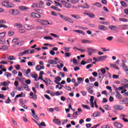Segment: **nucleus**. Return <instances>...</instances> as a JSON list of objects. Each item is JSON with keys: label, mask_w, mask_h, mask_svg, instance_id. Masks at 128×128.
Instances as JSON below:
<instances>
[{"label": "nucleus", "mask_w": 128, "mask_h": 128, "mask_svg": "<svg viewBox=\"0 0 128 128\" xmlns=\"http://www.w3.org/2000/svg\"><path fill=\"white\" fill-rule=\"evenodd\" d=\"M113 108L116 110H124V106L120 104H116L113 106Z\"/></svg>", "instance_id": "1"}, {"label": "nucleus", "mask_w": 128, "mask_h": 128, "mask_svg": "<svg viewBox=\"0 0 128 128\" xmlns=\"http://www.w3.org/2000/svg\"><path fill=\"white\" fill-rule=\"evenodd\" d=\"M24 28H26V30H28L34 28V25L28 24H25L24 25Z\"/></svg>", "instance_id": "2"}, {"label": "nucleus", "mask_w": 128, "mask_h": 128, "mask_svg": "<svg viewBox=\"0 0 128 128\" xmlns=\"http://www.w3.org/2000/svg\"><path fill=\"white\" fill-rule=\"evenodd\" d=\"M61 2H62L63 6H64L65 8H72V4L68 3V2L66 1L62 0Z\"/></svg>", "instance_id": "3"}, {"label": "nucleus", "mask_w": 128, "mask_h": 128, "mask_svg": "<svg viewBox=\"0 0 128 128\" xmlns=\"http://www.w3.org/2000/svg\"><path fill=\"white\" fill-rule=\"evenodd\" d=\"M43 82H45L46 86H48V84H50V86L52 85V82L48 78H46V80H43Z\"/></svg>", "instance_id": "4"}, {"label": "nucleus", "mask_w": 128, "mask_h": 128, "mask_svg": "<svg viewBox=\"0 0 128 128\" xmlns=\"http://www.w3.org/2000/svg\"><path fill=\"white\" fill-rule=\"evenodd\" d=\"M120 30H128V24H120L119 25Z\"/></svg>", "instance_id": "5"}, {"label": "nucleus", "mask_w": 128, "mask_h": 128, "mask_svg": "<svg viewBox=\"0 0 128 128\" xmlns=\"http://www.w3.org/2000/svg\"><path fill=\"white\" fill-rule=\"evenodd\" d=\"M106 58H108V56H98V62H104Z\"/></svg>", "instance_id": "6"}, {"label": "nucleus", "mask_w": 128, "mask_h": 128, "mask_svg": "<svg viewBox=\"0 0 128 128\" xmlns=\"http://www.w3.org/2000/svg\"><path fill=\"white\" fill-rule=\"evenodd\" d=\"M47 24H52V23L48 22V20H42V26L47 25Z\"/></svg>", "instance_id": "7"}, {"label": "nucleus", "mask_w": 128, "mask_h": 128, "mask_svg": "<svg viewBox=\"0 0 128 128\" xmlns=\"http://www.w3.org/2000/svg\"><path fill=\"white\" fill-rule=\"evenodd\" d=\"M114 126H116V128H122L123 126L120 123L118 122H114Z\"/></svg>", "instance_id": "8"}, {"label": "nucleus", "mask_w": 128, "mask_h": 128, "mask_svg": "<svg viewBox=\"0 0 128 128\" xmlns=\"http://www.w3.org/2000/svg\"><path fill=\"white\" fill-rule=\"evenodd\" d=\"M98 28L100 30H108V28H106V26L104 25H100L98 26Z\"/></svg>", "instance_id": "9"}, {"label": "nucleus", "mask_w": 128, "mask_h": 128, "mask_svg": "<svg viewBox=\"0 0 128 128\" xmlns=\"http://www.w3.org/2000/svg\"><path fill=\"white\" fill-rule=\"evenodd\" d=\"M54 122L56 124L60 126V120L58 118H56L53 120Z\"/></svg>", "instance_id": "10"}, {"label": "nucleus", "mask_w": 128, "mask_h": 128, "mask_svg": "<svg viewBox=\"0 0 128 128\" xmlns=\"http://www.w3.org/2000/svg\"><path fill=\"white\" fill-rule=\"evenodd\" d=\"M122 68L124 70V72H126L128 74V66L126 65V64H122Z\"/></svg>", "instance_id": "11"}, {"label": "nucleus", "mask_w": 128, "mask_h": 128, "mask_svg": "<svg viewBox=\"0 0 128 128\" xmlns=\"http://www.w3.org/2000/svg\"><path fill=\"white\" fill-rule=\"evenodd\" d=\"M108 28L110 30H113V31H114V30H118V27L114 25L110 26Z\"/></svg>", "instance_id": "12"}, {"label": "nucleus", "mask_w": 128, "mask_h": 128, "mask_svg": "<svg viewBox=\"0 0 128 128\" xmlns=\"http://www.w3.org/2000/svg\"><path fill=\"white\" fill-rule=\"evenodd\" d=\"M110 66H111V68H114L115 70H120V68H118L116 64H110Z\"/></svg>", "instance_id": "13"}, {"label": "nucleus", "mask_w": 128, "mask_h": 128, "mask_svg": "<svg viewBox=\"0 0 128 128\" xmlns=\"http://www.w3.org/2000/svg\"><path fill=\"white\" fill-rule=\"evenodd\" d=\"M103 108L106 110H112V108L108 105H104Z\"/></svg>", "instance_id": "14"}, {"label": "nucleus", "mask_w": 128, "mask_h": 128, "mask_svg": "<svg viewBox=\"0 0 128 128\" xmlns=\"http://www.w3.org/2000/svg\"><path fill=\"white\" fill-rule=\"evenodd\" d=\"M58 15L60 16V18L63 20H65V22H66V20L68 18V16H64L60 13H58Z\"/></svg>", "instance_id": "15"}, {"label": "nucleus", "mask_w": 128, "mask_h": 128, "mask_svg": "<svg viewBox=\"0 0 128 128\" xmlns=\"http://www.w3.org/2000/svg\"><path fill=\"white\" fill-rule=\"evenodd\" d=\"M8 46L6 45H4L2 46V48H0V50H8Z\"/></svg>", "instance_id": "16"}, {"label": "nucleus", "mask_w": 128, "mask_h": 128, "mask_svg": "<svg viewBox=\"0 0 128 128\" xmlns=\"http://www.w3.org/2000/svg\"><path fill=\"white\" fill-rule=\"evenodd\" d=\"M14 26L18 28H22V25L20 23H16L14 24Z\"/></svg>", "instance_id": "17"}, {"label": "nucleus", "mask_w": 128, "mask_h": 128, "mask_svg": "<svg viewBox=\"0 0 128 128\" xmlns=\"http://www.w3.org/2000/svg\"><path fill=\"white\" fill-rule=\"evenodd\" d=\"M48 62V64H58L56 61L52 60H49Z\"/></svg>", "instance_id": "18"}, {"label": "nucleus", "mask_w": 128, "mask_h": 128, "mask_svg": "<svg viewBox=\"0 0 128 128\" xmlns=\"http://www.w3.org/2000/svg\"><path fill=\"white\" fill-rule=\"evenodd\" d=\"M4 36H6V32L0 33V40H4Z\"/></svg>", "instance_id": "19"}, {"label": "nucleus", "mask_w": 128, "mask_h": 128, "mask_svg": "<svg viewBox=\"0 0 128 128\" xmlns=\"http://www.w3.org/2000/svg\"><path fill=\"white\" fill-rule=\"evenodd\" d=\"M71 16L72 18H76V20H80V18H82L80 16H78V15L71 14Z\"/></svg>", "instance_id": "20"}, {"label": "nucleus", "mask_w": 128, "mask_h": 128, "mask_svg": "<svg viewBox=\"0 0 128 128\" xmlns=\"http://www.w3.org/2000/svg\"><path fill=\"white\" fill-rule=\"evenodd\" d=\"M100 112H96L95 113L93 114V116H94V118H96L98 116H100Z\"/></svg>", "instance_id": "21"}, {"label": "nucleus", "mask_w": 128, "mask_h": 128, "mask_svg": "<svg viewBox=\"0 0 128 128\" xmlns=\"http://www.w3.org/2000/svg\"><path fill=\"white\" fill-rule=\"evenodd\" d=\"M116 98H118V100H122V95L120 94V92L118 91L116 92Z\"/></svg>", "instance_id": "22"}, {"label": "nucleus", "mask_w": 128, "mask_h": 128, "mask_svg": "<svg viewBox=\"0 0 128 128\" xmlns=\"http://www.w3.org/2000/svg\"><path fill=\"white\" fill-rule=\"evenodd\" d=\"M19 10H28V8L25 6H20L19 7Z\"/></svg>", "instance_id": "23"}, {"label": "nucleus", "mask_w": 128, "mask_h": 128, "mask_svg": "<svg viewBox=\"0 0 128 128\" xmlns=\"http://www.w3.org/2000/svg\"><path fill=\"white\" fill-rule=\"evenodd\" d=\"M62 80V78L60 76H57L55 78L54 82H58Z\"/></svg>", "instance_id": "24"}, {"label": "nucleus", "mask_w": 128, "mask_h": 128, "mask_svg": "<svg viewBox=\"0 0 128 128\" xmlns=\"http://www.w3.org/2000/svg\"><path fill=\"white\" fill-rule=\"evenodd\" d=\"M82 8H90V6L88 3H85L83 6H82Z\"/></svg>", "instance_id": "25"}, {"label": "nucleus", "mask_w": 128, "mask_h": 128, "mask_svg": "<svg viewBox=\"0 0 128 128\" xmlns=\"http://www.w3.org/2000/svg\"><path fill=\"white\" fill-rule=\"evenodd\" d=\"M24 72L26 76H28V74L30 72V69L28 68L27 70H24Z\"/></svg>", "instance_id": "26"}, {"label": "nucleus", "mask_w": 128, "mask_h": 128, "mask_svg": "<svg viewBox=\"0 0 128 128\" xmlns=\"http://www.w3.org/2000/svg\"><path fill=\"white\" fill-rule=\"evenodd\" d=\"M22 86V88H24V90H28V86L26 84H23Z\"/></svg>", "instance_id": "27"}, {"label": "nucleus", "mask_w": 128, "mask_h": 128, "mask_svg": "<svg viewBox=\"0 0 128 128\" xmlns=\"http://www.w3.org/2000/svg\"><path fill=\"white\" fill-rule=\"evenodd\" d=\"M82 108H84L86 110H90V107L88 105L82 104Z\"/></svg>", "instance_id": "28"}, {"label": "nucleus", "mask_w": 128, "mask_h": 128, "mask_svg": "<svg viewBox=\"0 0 128 128\" xmlns=\"http://www.w3.org/2000/svg\"><path fill=\"white\" fill-rule=\"evenodd\" d=\"M65 58H70L72 56V53L70 52H65L64 53Z\"/></svg>", "instance_id": "29"}, {"label": "nucleus", "mask_w": 128, "mask_h": 128, "mask_svg": "<svg viewBox=\"0 0 128 128\" xmlns=\"http://www.w3.org/2000/svg\"><path fill=\"white\" fill-rule=\"evenodd\" d=\"M93 6H96L97 8H100V6H102V4H100V3H99V2H96V3L93 4Z\"/></svg>", "instance_id": "30"}, {"label": "nucleus", "mask_w": 128, "mask_h": 128, "mask_svg": "<svg viewBox=\"0 0 128 128\" xmlns=\"http://www.w3.org/2000/svg\"><path fill=\"white\" fill-rule=\"evenodd\" d=\"M76 112H77L78 115L80 114H82V108H78V110Z\"/></svg>", "instance_id": "31"}, {"label": "nucleus", "mask_w": 128, "mask_h": 128, "mask_svg": "<svg viewBox=\"0 0 128 128\" xmlns=\"http://www.w3.org/2000/svg\"><path fill=\"white\" fill-rule=\"evenodd\" d=\"M52 8H53V10H57L58 12H60V9L58 7H56V6H52Z\"/></svg>", "instance_id": "32"}, {"label": "nucleus", "mask_w": 128, "mask_h": 128, "mask_svg": "<svg viewBox=\"0 0 128 128\" xmlns=\"http://www.w3.org/2000/svg\"><path fill=\"white\" fill-rule=\"evenodd\" d=\"M120 22H128V19L126 18H119Z\"/></svg>", "instance_id": "33"}, {"label": "nucleus", "mask_w": 128, "mask_h": 128, "mask_svg": "<svg viewBox=\"0 0 128 128\" xmlns=\"http://www.w3.org/2000/svg\"><path fill=\"white\" fill-rule=\"evenodd\" d=\"M14 4L10 3L8 2L7 8H14Z\"/></svg>", "instance_id": "34"}, {"label": "nucleus", "mask_w": 128, "mask_h": 128, "mask_svg": "<svg viewBox=\"0 0 128 128\" xmlns=\"http://www.w3.org/2000/svg\"><path fill=\"white\" fill-rule=\"evenodd\" d=\"M66 22H70L71 24H72L74 22V20L72 19L67 17L66 21Z\"/></svg>", "instance_id": "35"}, {"label": "nucleus", "mask_w": 128, "mask_h": 128, "mask_svg": "<svg viewBox=\"0 0 128 128\" xmlns=\"http://www.w3.org/2000/svg\"><path fill=\"white\" fill-rule=\"evenodd\" d=\"M88 52H96V50L92 49V48H88Z\"/></svg>", "instance_id": "36"}, {"label": "nucleus", "mask_w": 128, "mask_h": 128, "mask_svg": "<svg viewBox=\"0 0 128 128\" xmlns=\"http://www.w3.org/2000/svg\"><path fill=\"white\" fill-rule=\"evenodd\" d=\"M88 16L89 18H94L95 16L92 13H88Z\"/></svg>", "instance_id": "37"}, {"label": "nucleus", "mask_w": 128, "mask_h": 128, "mask_svg": "<svg viewBox=\"0 0 128 128\" xmlns=\"http://www.w3.org/2000/svg\"><path fill=\"white\" fill-rule=\"evenodd\" d=\"M8 60H14L16 59L14 58V56H10L8 58Z\"/></svg>", "instance_id": "38"}, {"label": "nucleus", "mask_w": 128, "mask_h": 128, "mask_svg": "<svg viewBox=\"0 0 128 128\" xmlns=\"http://www.w3.org/2000/svg\"><path fill=\"white\" fill-rule=\"evenodd\" d=\"M50 36H54V38H60L59 36L56 35V34H54L52 33H50Z\"/></svg>", "instance_id": "39"}, {"label": "nucleus", "mask_w": 128, "mask_h": 128, "mask_svg": "<svg viewBox=\"0 0 128 128\" xmlns=\"http://www.w3.org/2000/svg\"><path fill=\"white\" fill-rule=\"evenodd\" d=\"M36 70L40 71V70H42V66H40V65H37L36 66Z\"/></svg>", "instance_id": "40"}, {"label": "nucleus", "mask_w": 128, "mask_h": 128, "mask_svg": "<svg viewBox=\"0 0 128 128\" xmlns=\"http://www.w3.org/2000/svg\"><path fill=\"white\" fill-rule=\"evenodd\" d=\"M86 90H88L89 94H92V92H94V91L92 90V88H87Z\"/></svg>", "instance_id": "41"}, {"label": "nucleus", "mask_w": 128, "mask_h": 128, "mask_svg": "<svg viewBox=\"0 0 128 128\" xmlns=\"http://www.w3.org/2000/svg\"><path fill=\"white\" fill-rule=\"evenodd\" d=\"M128 98H125L124 100H122V104H128Z\"/></svg>", "instance_id": "42"}, {"label": "nucleus", "mask_w": 128, "mask_h": 128, "mask_svg": "<svg viewBox=\"0 0 128 128\" xmlns=\"http://www.w3.org/2000/svg\"><path fill=\"white\" fill-rule=\"evenodd\" d=\"M8 1L4 2L2 3V5L4 6H6V8H8Z\"/></svg>", "instance_id": "43"}, {"label": "nucleus", "mask_w": 128, "mask_h": 128, "mask_svg": "<svg viewBox=\"0 0 128 128\" xmlns=\"http://www.w3.org/2000/svg\"><path fill=\"white\" fill-rule=\"evenodd\" d=\"M5 76H6L7 78H10V76H12V74L8 72H6Z\"/></svg>", "instance_id": "44"}, {"label": "nucleus", "mask_w": 128, "mask_h": 128, "mask_svg": "<svg viewBox=\"0 0 128 128\" xmlns=\"http://www.w3.org/2000/svg\"><path fill=\"white\" fill-rule=\"evenodd\" d=\"M78 2H80V0H71V2L73 4H78Z\"/></svg>", "instance_id": "45"}, {"label": "nucleus", "mask_w": 128, "mask_h": 128, "mask_svg": "<svg viewBox=\"0 0 128 128\" xmlns=\"http://www.w3.org/2000/svg\"><path fill=\"white\" fill-rule=\"evenodd\" d=\"M70 47H64V52H70Z\"/></svg>", "instance_id": "46"}, {"label": "nucleus", "mask_w": 128, "mask_h": 128, "mask_svg": "<svg viewBox=\"0 0 128 128\" xmlns=\"http://www.w3.org/2000/svg\"><path fill=\"white\" fill-rule=\"evenodd\" d=\"M35 22H38V24H42V20H40V19H37L35 20Z\"/></svg>", "instance_id": "47"}, {"label": "nucleus", "mask_w": 128, "mask_h": 128, "mask_svg": "<svg viewBox=\"0 0 128 128\" xmlns=\"http://www.w3.org/2000/svg\"><path fill=\"white\" fill-rule=\"evenodd\" d=\"M22 96H24V92H21V93L20 94L16 96V98H22Z\"/></svg>", "instance_id": "48"}, {"label": "nucleus", "mask_w": 128, "mask_h": 128, "mask_svg": "<svg viewBox=\"0 0 128 128\" xmlns=\"http://www.w3.org/2000/svg\"><path fill=\"white\" fill-rule=\"evenodd\" d=\"M38 126H46V123H44V122H42L40 124H38Z\"/></svg>", "instance_id": "49"}, {"label": "nucleus", "mask_w": 128, "mask_h": 128, "mask_svg": "<svg viewBox=\"0 0 128 128\" xmlns=\"http://www.w3.org/2000/svg\"><path fill=\"white\" fill-rule=\"evenodd\" d=\"M106 40H109L110 42H111V40H114V37L108 36L107 38H106Z\"/></svg>", "instance_id": "50"}, {"label": "nucleus", "mask_w": 128, "mask_h": 128, "mask_svg": "<svg viewBox=\"0 0 128 128\" xmlns=\"http://www.w3.org/2000/svg\"><path fill=\"white\" fill-rule=\"evenodd\" d=\"M14 32L10 31L8 32V35L10 36H14Z\"/></svg>", "instance_id": "51"}, {"label": "nucleus", "mask_w": 128, "mask_h": 128, "mask_svg": "<svg viewBox=\"0 0 128 128\" xmlns=\"http://www.w3.org/2000/svg\"><path fill=\"white\" fill-rule=\"evenodd\" d=\"M31 16H32V18H36V13L34 12V13H32L30 14Z\"/></svg>", "instance_id": "52"}, {"label": "nucleus", "mask_w": 128, "mask_h": 128, "mask_svg": "<svg viewBox=\"0 0 128 128\" xmlns=\"http://www.w3.org/2000/svg\"><path fill=\"white\" fill-rule=\"evenodd\" d=\"M124 86H120L118 88H116L115 90H124Z\"/></svg>", "instance_id": "53"}, {"label": "nucleus", "mask_w": 128, "mask_h": 128, "mask_svg": "<svg viewBox=\"0 0 128 128\" xmlns=\"http://www.w3.org/2000/svg\"><path fill=\"white\" fill-rule=\"evenodd\" d=\"M78 112H74L73 113L72 116L74 118H78Z\"/></svg>", "instance_id": "54"}, {"label": "nucleus", "mask_w": 128, "mask_h": 128, "mask_svg": "<svg viewBox=\"0 0 128 128\" xmlns=\"http://www.w3.org/2000/svg\"><path fill=\"white\" fill-rule=\"evenodd\" d=\"M24 99L20 98V104H21V106H22L24 104Z\"/></svg>", "instance_id": "55"}, {"label": "nucleus", "mask_w": 128, "mask_h": 128, "mask_svg": "<svg viewBox=\"0 0 128 128\" xmlns=\"http://www.w3.org/2000/svg\"><path fill=\"white\" fill-rule=\"evenodd\" d=\"M120 4L122 6H126V4L124 1H121Z\"/></svg>", "instance_id": "56"}, {"label": "nucleus", "mask_w": 128, "mask_h": 128, "mask_svg": "<svg viewBox=\"0 0 128 128\" xmlns=\"http://www.w3.org/2000/svg\"><path fill=\"white\" fill-rule=\"evenodd\" d=\"M44 40H52V38L50 36L44 37Z\"/></svg>", "instance_id": "57"}, {"label": "nucleus", "mask_w": 128, "mask_h": 128, "mask_svg": "<svg viewBox=\"0 0 128 128\" xmlns=\"http://www.w3.org/2000/svg\"><path fill=\"white\" fill-rule=\"evenodd\" d=\"M0 44H6V40H4L2 39H0Z\"/></svg>", "instance_id": "58"}, {"label": "nucleus", "mask_w": 128, "mask_h": 128, "mask_svg": "<svg viewBox=\"0 0 128 128\" xmlns=\"http://www.w3.org/2000/svg\"><path fill=\"white\" fill-rule=\"evenodd\" d=\"M32 8H38V6L36 3H34L32 5Z\"/></svg>", "instance_id": "59"}, {"label": "nucleus", "mask_w": 128, "mask_h": 128, "mask_svg": "<svg viewBox=\"0 0 128 128\" xmlns=\"http://www.w3.org/2000/svg\"><path fill=\"white\" fill-rule=\"evenodd\" d=\"M30 98H33V100H36V98H38V96L36 94H34L33 96L31 97Z\"/></svg>", "instance_id": "60"}, {"label": "nucleus", "mask_w": 128, "mask_h": 128, "mask_svg": "<svg viewBox=\"0 0 128 128\" xmlns=\"http://www.w3.org/2000/svg\"><path fill=\"white\" fill-rule=\"evenodd\" d=\"M121 82H128V80L126 78H122Z\"/></svg>", "instance_id": "61"}, {"label": "nucleus", "mask_w": 128, "mask_h": 128, "mask_svg": "<svg viewBox=\"0 0 128 128\" xmlns=\"http://www.w3.org/2000/svg\"><path fill=\"white\" fill-rule=\"evenodd\" d=\"M65 88L67 90H70V91L72 90V88L68 86H66Z\"/></svg>", "instance_id": "62"}, {"label": "nucleus", "mask_w": 128, "mask_h": 128, "mask_svg": "<svg viewBox=\"0 0 128 128\" xmlns=\"http://www.w3.org/2000/svg\"><path fill=\"white\" fill-rule=\"evenodd\" d=\"M25 82L27 84H30V82H32L30 81V80H27L25 81Z\"/></svg>", "instance_id": "63"}, {"label": "nucleus", "mask_w": 128, "mask_h": 128, "mask_svg": "<svg viewBox=\"0 0 128 128\" xmlns=\"http://www.w3.org/2000/svg\"><path fill=\"white\" fill-rule=\"evenodd\" d=\"M22 119L24 120V122H28V120L26 117H22Z\"/></svg>", "instance_id": "64"}]
</instances>
